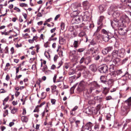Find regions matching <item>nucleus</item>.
I'll list each match as a JSON object with an SVG mask.
<instances>
[{
    "label": "nucleus",
    "mask_w": 131,
    "mask_h": 131,
    "mask_svg": "<svg viewBox=\"0 0 131 131\" xmlns=\"http://www.w3.org/2000/svg\"><path fill=\"white\" fill-rule=\"evenodd\" d=\"M131 106V97L125 101L124 105L122 108L121 113L122 115H126L130 110Z\"/></svg>",
    "instance_id": "1"
},
{
    "label": "nucleus",
    "mask_w": 131,
    "mask_h": 131,
    "mask_svg": "<svg viewBox=\"0 0 131 131\" xmlns=\"http://www.w3.org/2000/svg\"><path fill=\"white\" fill-rule=\"evenodd\" d=\"M116 8L115 6H111L110 11L108 13L109 15H112L114 18H116L120 15L119 11L116 10Z\"/></svg>",
    "instance_id": "2"
},
{
    "label": "nucleus",
    "mask_w": 131,
    "mask_h": 131,
    "mask_svg": "<svg viewBox=\"0 0 131 131\" xmlns=\"http://www.w3.org/2000/svg\"><path fill=\"white\" fill-rule=\"evenodd\" d=\"M122 21L121 20H118L116 18H114L113 21H111V25L113 28L120 27L123 25Z\"/></svg>",
    "instance_id": "3"
},
{
    "label": "nucleus",
    "mask_w": 131,
    "mask_h": 131,
    "mask_svg": "<svg viewBox=\"0 0 131 131\" xmlns=\"http://www.w3.org/2000/svg\"><path fill=\"white\" fill-rule=\"evenodd\" d=\"M102 33L103 35L102 36V38L103 40L105 42H107L111 38V33L107 31L104 29H103L102 30Z\"/></svg>",
    "instance_id": "4"
},
{
    "label": "nucleus",
    "mask_w": 131,
    "mask_h": 131,
    "mask_svg": "<svg viewBox=\"0 0 131 131\" xmlns=\"http://www.w3.org/2000/svg\"><path fill=\"white\" fill-rule=\"evenodd\" d=\"M92 124L90 122L87 123L84 126H82L81 131H91Z\"/></svg>",
    "instance_id": "5"
},
{
    "label": "nucleus",
    "mask_w": 131,
    "mask_h": 131,
    "mask_svg": "<svg viewBox=\"0 0 131 131\" xmlns=\"http://www.w3.org/2000/svg\"><path fill=\"white\" fill-rule=\"evenodd\" d=\"M98 48L96 47L91 48L88 50V52L89 54H91L93 57L95 56L98 53Z\"/></svg>",
    "instance_id": "6"
},
{
    "label": "nucleus",
    "mask_w": 131,
    "mask_h": 131,
    "mask_svg": "<svg viewBox=\"0 0 131 131\" xmlns=\"http://www.w3.org/2000/svg\"><path fill=\"white\" fill-rule=\"evenodd\" d=\"M86 83L83 81H81L79 83L77 88V91L79 92L83 91L85 89Z\"/></svg>",
    "instance_id": "7"
},
{
    "label": "nucleus",
    "mask_w": 131,
    "mask_h": 131,
    "mask_svg": "<svg viewBox=\"0 0 131 131\" xmlns=\"http://www.w3.org/2000/svg\"><path fill=\"white\" fill-rule=\"evenodd\" d=\"M90 85L91 86L90 90V93H92L94 89L99 88L100 86V85H99L97 82L95 81L91 82Z\"/></svg>",
    "instance_id": "8"
},
{
    "label": "nucleus",
    "mask_w": 131,
    "mask_h": 131,
    "mask_svg": "<svg viewBox=\"0 0 131 131\" xmlns=\"http://www.w3.org/2000/svg\"><path fill=\"white\" fill-rule=\"evenodd\" d=\"M82 5L84 9L85 10L89 8L91 4L88 1H86L83 2Z\"/></svg>",
    "instance_id": "9"
},
{
    "label": "nucleus",
    "mask_w": 131,
    "mask_h": 131,
    "mask_svg": "<svg viewBox=\"0 0 131 131\" xmlns=\"http://www.w3.org/2000/svg\"><path fill=\"white\" fill-rule=\"evenodd\" d=\"M81 6V4L80 3H74L71 5V8L73 11H77L78 8Z\"/></svg>",
    "instance_id": "10"
},
{
    "label": "nucleus",
    "mask_w": 131,
    "mask_h": 131,
    "mask_svg": "<svg viewBox=\"0 0 131 131\" xmlns=\"http://www.w3.org/2000/svg\"><path fill=\"white\" fill-rule=\"evenodd\" d=\"M99 70L102 71V72L104 73H107L108 71V68L107 66L105 64H103L100 67Z\"/></svg>",
    "instance_id": "11"
},
{
    "label": "nucleus",
    "mask_w": 131,
    "mask_h": 131,
    "mask_svg": "<svg viewBox=\"0 0 131 131\" xmlns=\"http://www.w3.org/2000/svg\"><path fill=\"white\" fill-rule=\"evenodd\" d=\"M103 83L105 84L109 87H111L113 84V80L112 79H109L107 81H102Z\"/></svg>",
    "instance_id": "12"
},
{
    "label": "nucleus",
    "mask_w": 131,
    "mask_h": 131,
    "mask_svg": "<svg viewBox=\"0 0 131 131\" xmlns=\"http://www.w3.org/2000/svg\"><path fill=\"white\" fill-rule=\"evenodd\" d=\"M82 18V17L81 16H76L74 17L73 20L74 21V23L78 24L82 21V20H81Z\"/></svg>",
    "instance_id": "13"
},
{
    "label": "nucleus",
    "mask_w": 131,
    "mask_h": 131,
    "mask_svg": "<svg viewBox=\"0 0 131 131\" xmlns=\"http://www.w3.org/2000/svg\"><path fill=\"white\" fill-rule=\"evenodd\" d=\"M125 50L124 49H121L118 51V54L121 57H123L125 54Z\"/></svg>",
    "instance_id": "14"
},
{
    "label": "nucleus",
    "mask_w": 131,
    "mask_h": 131,
    "mask_svg": "<svg viewBox=\"0 0 131 131\" xmlns=\"http://www.w3.org/2000/svg\"><path fill=\"white\" fill-rule=\"evenodd\" d=\"M79 36L80 37H83V36L85 37L86 39V41L87 42L88 41L87 37L84 31H81V32L79 34Z\"/></svg>",
    "instance_id": "15"
},
{
    "label": "nucleus",
    "mask_w": 131,
    "mask_h": 131,
    "mask_svg": "<svg viewBox=\"0 0 131 131\" xmlns=\"http://www.w3.org/2000/svg\"><path fill=\"white\" fill-rule=\"evenodd\" d=\"M104 19V17L103 16H101L100 17L99 19L97 22L98 25H102V22L103 19Z\"/></svg>",
    "instance_id": "16"
},
{
    "label": "nucleus",
    "mask_w": 131,
    "mask_h": 131,
    "mask_svg": "<svg viewBox=\"0 0 131 131\" xmlns=\"http://www.w3.org/2000/svg\"><path fill=\"white\" fill-rule=\"evenodd\" d=\"M90 68L93 72H95L97 69L96 66L94 64L91 65L90 66Z\"/></svg>",
    "instance_id": "17"
},
{
    "label": "nucleus",
    "mask_w": 131,
    "mask_h": 131,
    "mask_svg": "<svg viewBox=\"0 0 131 131\" xmlns=\"http://www.w3.org/2000/svg\"><path fill=\"white\" fill-rule=\"evenodd\" d=\"M88 13L87 12H85V14L82 17V18L81 19L82 21H85L87 19L89 18V16L88 15H86L87 14H88Z\"/></svg>",
    "instance_id": "18"
},
{
    "label": "nucleus",
    "mask_w": 131,
    "mask_h": 131,
    "mask_svg": "<svg viewBox=\"0 0 131 131\" xmlns=\"http://www.w3.org/2000/svg\"><path fill=\"white\" fill-rule=\"evenodd\" d=\"M91 93H90V92H88V90L85 89L83 91L84 95L85 96H86L87 97V99H88L89 97L90 96L89 94Z\"/></svg>",
    "instance_id": "19"
},
{
    "label": "nucleus",
    "mask_w": 131,
    "mask_h": 131,
    "mask_svg": "<svg viewBox=\"0 0 131 131\" xmlns=\"http://www.w3.org/2000/svg\"><path fill=\"white\" fill-rule=\"evenodd\" d=\"M128 19V17L126 16H123L121 18L120 20H123L122 23L124 24V22H125Z\"/></svg>",
    "instance_id": "20"
},
{
    "label": "nucleus",
    "mask_w": 131,
    "mask_h": 131,
    "mask_svg": "<svg viewBox=\"0 0 131 131\" xmlns=\"http://www.w3.org/2000/svg\"><path fill=\"white\" fill-rule=\"evenodd\" d=\"M105 6L104 5H100L99 6V9L100 13H102L105 10Z\"/></svg>",
    "instance_id": "21"
},
{
    "label": "nucleus",
    "mask_w": 131,
    "mask_h": 131,
    "mask_svg": "<svg viewBox=\"0 0 131 131\" xmlns=\"http://www.w3.org/2000/svg\"><path fill=\"white\" fill-rule=\"evenodd\" d=\"M21 120L23 122H27L28 120V118L26 116H23L21 117Z\"/></svg>",
    "instance_id": "22"
},
{
    "label": "nucleus",
    "mask_w": 131,
    "mask_h": 131,
    "mask_svg": "<svg viewBox=\"0 0 131 131\" xmlns=\"http://www.w3.org/2000/svg\"><path fill=\"white\" fill-rule=\"evenodd\" d=\"M118 54V51L116 50H114L112 52V54L113 57L116 58L117 55Z\"/></svg>",
    "instance_id": "23"
},
{
    "label": "nucleus",
    "mask_w": 131,
    "mask_h": 131,
    "mask_svg": "<svg viewBox=\"0 0 131 131\" xmlns=\"http://www.w3.org/2000/svg\"><path fill=\"white\" fill-rule=\"evenodd\" d=\"M59 41L60 44H63L65 42V40L62 37H60Z\"/></svg>",
    "instance_id": "24"
},
{
    "label": "nucleus",
    "mask_w": 131,
    "mask_h": 131,
    "mask_svg": "<svg viewBox=\"0 0 131 131\" xmlns=\"http://www.w3.org/2000/svg\"><path fill=\"white\" fill-rule=\"evenodd\" d=\"M86 60L85 61V64L86 65H88L91 61V59L90 57H86Z\"/></svg>",
    "instance_id": "25"
},
{
    "label": "nucleus",
    "mask_w": 131,
    "mask_h": 131,
    "mask_svg": "<svg viewBox=\"0 0 131 131\" xmlns=\"http://www.w3.org/2000/svg\"><path fill=\"white\" fill-rule=\"evenodd\" d=\"M56 35V33H54L50 37L49 39V41H51V40H56L57 39V38H53Z\"/></svg>",
    "instance_id": "26"
},
{
    "label": "nucleus",
    "mask_w": 131,
    "mask_h": 131,
    "mask_svg": "<svg viewBox=\"0 0 131 131\" xmlns=\"http://www.w3.org/2000/svg\"><path fill=\"white\" fill-rule=\"evenodd\" d=\"M75 124V126L77 128L78 127L80 124V121L79 120H77L75 121L74 122Z\"/></svg>",
    "instance_id": "27"
},
{
    "label": "nucleus",
    "mask_w": 131,
    "mask_h": 131,
    "mask_svg": "<svg viewBox=\"0 0 131 131\" xmlns=\"http://www.w3.org/2000/svg\"><path fill=\"white\" fill-rule=\"evenodd\" d=\"M99 31V30H98V29H97L96 31L94 32V35L96 36L98 38L100 37V36L99 33H98V31Z\"/></svg>",
    "instance_id": "28"
},
{
    "label": "nucleus",
    "mask_w": 131,
    "mask_h": 131,
    "mask_svg": "<svg viewBox=\"0 0 131 131\" xmlns=\"http://www.w3.org/2000/svg\"><path fill=\"white\" fill-rule=\"evenodd\" d=\"M86 60V57L84 56L79 61V63L80 64H82L84 62V63H85V61Z\"/></svg>",
    "instance_id": "29"
},
{
    "label": "nucleus",
    "mask_w": 131,
    "mask_h": 131,
    "mask_svg": "<svg viewBox=\"0 0 131 131\" xmlns=\"http://www.w3.org/2000/svg\"><path fill=\"white\" fill-rule=\"evenodd\" d=\"M79 12L78 11H73V12L72 13V15H73L74 17H76V16H78V15L79 14Z\"/></svg>",
    "instance_id": "30"
},
{
    "label": "nucleus",
    "mask_w": 131,
    "mask_h": 131,
    "mask_svg": "<svg viewBox=\"0 0 131 131\" xmlns=\"http://www.w3.org/2000/svg\"><path fill=\"white\" fill-rule=\"evenodd\" d=\"M76 52V51L75 50L71 51L70 53V55L73 57L75 54Z\"/></svg>",
    "instance_id": "31"
},
{
    "label": "nucleus",
    "mask_w": 131,
    "mask_h": 131,
    "mask_svg": "<svg viewBox=\"0 0 131 131\" xmlns=\"http://www.w3.org/2000/svg\"><path fill=\"white\" fill-rule=\"evenodd\" d=\"M110 72H111L110 73V74L111 76H112L113 77H115L116 76V71H111Z\"/></svg>",
    "instance_id": "32"
},
{
    "label": "nucleus",
    "mask_w": 131,
    "mask_h": 131,
    "mask_svg": "<svg viewBox=\"0 0 131 131\" xmlns=\"http://www.w3.org/2000/svg\"><path fill=\"white\" fill-rule=\"evenodd\" d=\"M41 99H45L46 96V93L45 92H42L41 93Z\"/></svg>",
    "instance_id": "33"
},
{
    "label": "nucleus",
    "mask_w": 131,
    "mask_h": 131,
    "mask_svg": "<svg viewBox=\"0 0 131 131\" xmlns=\"http://www.w3.org/2000/svg\"><path fill=\"white\" fill-rule=\"evenodd\" d=\"M102 52L103 54L105 55L107 53H108V52L107 49H106V48L102 50Z\"/></svg>",
    "instance_id": "34"
},
{
    "label": "nucleus",
    "mask_w": 131,
    "mask_h": 131,
    "mask_svg": "<svg viewBox=\"0 0 131 131\" xmlns=\"http://www.w3.org/2000/svg\"><path fill=\"white\" fill-rule=\"evenodd\" d=\"M78 41H75L73 43L74 47L75 48H77L78 46Z\"/></svg>",
    "instance_id": "35"
},
{
    "label": "nucleus",
    "mask_w": 131,
    "mask_h": 131,
    "mask_svg": "<svg viewBox=\"0 0 131 131\" xmlns=\"http://www.w3.org/2000/svg\"><path fill=\"white\" fill-rule=\"evenodd\" d=\"M110 67L109 68V70L110 71H114V64H112L110 65Z\"/></svg>",
    "instance_id": "36"
},
{
    "label": "nucleus",
    "mask_w": 131,
    "mask_h": 131,
    "mask_svg": "<svg viewBox=\"0 0 131 131\" xmlns=\"http://www.w3.org/2000/svg\"><path fill=\"white\" fill-rule=\"evenodd\" d=\"M69 120L70 122L71 123H74L75 120V118L71 117L69 118Z\"/></svg>",
    "instance_id": "37"
},
{
    "label": "nucleus",
    "mask_w": 131,
    "mask_h": 131,
    "mask_svg": "<svg viewBox=\"0 0 131 131\" xmlns=\"http://www.w3.org/2000/svg\"><path fill=\"white\" fill-rule=\"evenodd\" d=\"M123 30V29L122 28H120L119 29L118 32L121 35H125V33L124 32H121Z\"/></svg>",
    "instance_id": "38"
},
{
    "label": "nucleus",
    "mask_w": 131,
    "mask_h": 131,
    "mask_svg": "<svg viewBox=\"0 0 131 131\" xmlns=\"http://www.w3.org/2000/svg\"><path fill=\"white\" fill-rule=\"evenodd\" d=\"M108 90L106 87L104 88V90L103 91V93L105 95L108 92Z\"/></svg>",
    "instance_id": "39"
},
{
    "label": "nucleus",
    "mask_w": 131,
    "mask_h": 131,
    "mask_svg": "<svg viewBox=\"0 0 131 131\" xmlns=\"http://www.w3.org/2000/svg\"><path fill=\"white\" fill-rule=\"evenodd\" d=\"M76 77V76L74 75L69 78V80L71 81V82H72L73 80L75 79Z\"/></svg>",
    "instance_id": "40"
},
{
    "label": "nucleus",
    "mask_w": 131,
    "mask_h": 131,
    "mask_svg": "<svg viewBox=\"0 0 131 131\" xmlns=\"http://www.w3.org/2000/svg\"><path fill=\"white\" fill-rule=\"evenodd\" d=\"M85 113L87 114H91L92 112L91 110L89 109V108H87L86 109Z\"/></svg>",
    "instance_id": "41"
},
{
    "label": "nucleus",
    "mask_w": 131,
    "mask_h": 131,
    "mask_svg": "<svg viewBox=\"0 0 131 131\" xmlns=\"http://www.w3.org/2000/svg\"><path fill=\"white\" fill-rule=\"evenodd\" d=\"M56 88L57 86L56 85L52 86H51L52 93H53L54 92V91L56 90Z\"/></svg>",
    "instance_id": "42"
},
{
    "label": "nucleus",
    "mask_w": 131,
    "mask_h": 131,
    "mask_svg": "<svg viewBox=\"0 0 131 131\" xmlns=\"http://www.w3.org/2000/svg\"><path fill=\"white\" fill-rule=\"evenodd\" d=\"M61 29L63 30L64 28V23H61L60 25Z\"/></svg>",
    "instance_id": "43"
},
{
    "label": "nucleus",
    "mask_w": 131,
    "mask_h": 131,
    "mask_svg": "<svg viewBox=\"0 0 131 131\" xmlns=\"http://www.w3.org/2000/svg\"><path fill=\"white\" fill-rule=\"evenodd\" d=\"M17 110V108L14 107L11 110V113L13 114H14L16 112Z\"/></svg>",
    "instance_id": "44"
},
{
    "label": "nucleus",
    "mask_w": 131,
    "mask_h": 131,
    "mask_svg": "<svg viewBox=\"0 0 131 131\" xmlns=\"http://www.w3.org/2000/svg\"><path fill=\"white\" fill-rule=\"evenodd\" d=\"M116 73L117 75H119L122 73V72L121 70H119L116 71Z\"/></svg>",
    "instance_id": "45"
},
{
    "label": "nucleus",
    "mask_w": 131,
    "mask_h": 131,
    "mask_svg": "<svg viewBox=\"0 0 131 131\" xmlns=\"http://www.w3.org/2000/svg\"><path fill=\"white\" fill-rule=\"evenodd\" d=\"M45 56L47 58H49L50 57V56L49 53L48 52H45Z\"/></svg>",
    "instance_id": "46"
},
{
    "label": "nucleus",
    "mask_w": 131,
    "mask_h": 131,
    "mask_svg": "<svg viewBox=\"0 0 131 131\" xmlns=\"http://www.w3.org/2000/svg\"><path fill=\"white\" fill-rule=\"evenodd\" d=\"M48 69L47 66L46 65H45L43 66V68L42 69V70L43 72H45V70Z\"/></svg>",
    "instance_id": "47"
},
{
    "label": "nucleus",
    "mask_w": 131,
    "mask_h": 131,
    "mask_svg": "<svg viewBox=\"0 0 131 131\" xmlns=\"http://www.w3.org/2000/svg\"><path fill=\"white\" fill-rule=\"evenodd\" d=\"M27 4L24 3H20L19 4V6L21 7H26L27 6Z\"/></svg>",
    "instance_id": "48"
},
{
    "label": "nucleus",
    "mask_w": 131,
    "mask_h": 131,
    "mask_svg": "<svg viewBox=\"0 0 131 131\" xmlns=\"http://www.w3.org/2000/svg\"><path fill=\"white\" fill-rule=\"evenodd\" d=\"M126 83V80H122L120 81V83H121L122 85H124Z\"/></svg>",
    "instance_id": "49"
},
{
    "label": "nucleus",
    "mask_w": 131,
    "mask_h": 131,
    "mask_svg": "<svg viewBox=\"0 0 131 131\" xmlns=\"http://www.w3.org/2000/svg\"><path fill=\"white\" fill-rule=\"evenodd\" d=\"M75 73V71L71 70L69 72V75H71L73 74H74Z\"/></svg>",
    "instance_id": "50"
},
{
    "label": "nucleus",
    "mask_w": 131,
    "mask_h": 131,
    "mask_svg": "<svg viewBox=\"0 0 131 131\" xmlns=\"http://www.w3.org/2000/svg\"><path fill=\"white\" fill-rule=\"evenodd\" d=\"M107 49L108 52L111 51L113 49V47H109L106 48Z\"/></svg>",
    "instance_id": "51"
},
{
    "label": "nucleus",
    "mask_w": 131,
    "mask_h": 131,
    "mask_svg": "<svg viewBox=\"0 0 131 131\" xmlns=\"http://www.w3.org/2000/svg\"><path fill=\"white\" fill-rule=\"evenodd\" d=\"M85 50L84 48H80L77 51L78 52H83Z\"/></svg>",
    "instance_id": "52"
},
{
    "label": "nucleus",
    "mask_w": 131,
    "mask_h": 131,
    "mask_svg": "<svg viewBox=\"0 0 131 131\" xmlns=\"http://www.w3.org/2000/svg\"><path fill=\"white\" fill-rule=\"evenodd\" d=\"M39 107V105H37L35 108L34 111V112H38L39 111V110L38 108V107Z\"/></svg>",
    "instance_id": "53"
},
{
    "label": "nucleus",
    "mask_w": 131,
    "mask_h": 131,
    "mask_svg": "<svg viewBox=\"0 0 131 131\" xmlns=\"http://www.w3.org/2000/svg\"><path fill=\"white\" fill-rule=\"evenodd\" d=\"M5 53H8V48L7 46H6L5 48Z\"/></svg>",
    "instance_id": "54"
},
{
    "label": "nucleus",
    "mask_w": 131,
    "mask_h": 131,
    "mask_svg": "<svg viewBox=\"0 0 131 131\" xmlns=\"http://www.w3.org/2000/svg\"><path fill=\"white\" fill-rule=\"evenodd\" d=\"M14 9L15 10H16L18 12H20V9L19 8H17V7H15L14 8Z\"/></svg>",
    "instance_id": "55"
},
{
    "label": "nucleus",
    "mask_w": 131,
    "mask_h": 131,
    "mask_svg": "<svg viewBox=\"0 0 131 131\" xmlns=\"http://www.w3.org/2000/svg\"><path fill=\"white\" fill-rule=\"evenodd\" d=\"M77 33L76 31L72 33L71 34L72 35H73V37H75L77 35Z\"/></svg>",
    "instance_id": "56"
},
{
    "label": "nucleus",
    "mask_w": 131,
    "mask_h": 131,
    "mask_svg": "<svg viewBox=\"0 0 131 131\" xmlns=\"http://www.w3.org/2000/svg\"><path fill=\"white\" fill-rule=\"evenodd\" d=\"M105 76H101L100 78V79L101 80V82H102V83H103V82H102V80L104 81V78H105Z\"/></svg>",
    "instance_id": "57"
},
{
    "label": "nucleus",
    "mask_w": 131,
    "mask_h": 131,
    "mask_svg": "<svg viewBox=\"0 0 131 131\" xmlns=\"http://www.w3.org/2000/svg\"><path fill=\"white\" fill-rule=\"evenodd\" d=\"M96 55H95V56H94V57H95L94 59L95 60H97L99 59L100 58V56L99 55H98L96 56Z\"/></svg>",
    "instance_id": "58"
},
{
    "label": "nucleus",
    "mask_w": 131,
    "mask_h": 131,
    "mask_svg": "<svg viewBox=\"0 0 131 131\" xmlns=\"http://www.w3.org/2000/svg\"><path fill=\"white\" fill-rule=\"evenodd\" d=\"M117 59H114L113 60V63H113V64H114V65L116 64L117 63Z\"/></svg>",
    "instance_id": "59"
},
{
    "label": "nucleus",
    "mask_w": 131,
    "mask_h": 131,
    "mask_svg": "<svg viewBox=\"0 0 131 131\" xmlns=\"http://www.w3.org/2000/svg\"><path fill=\"white\" fill-rule=\"evenodd\" d=\"M6 92V91L3 89H1L0 90V92L1 93H5Z\"/></svg>",
    "instance_id": "60"
},
{
    "label": "nucleus",
    "mask_w": 131,
    "mask_h": 131,
    "mask_svg": "<svg viewBox=\"0 0 131 131\" xmlns=\"http://www.w3.org/2000/svg\"><path fill=\"white\" fill-rule=\"evenodd\" d=\"M112 98V97L111 96H107L106 97V99L107 100H111Z\"/></svg>",
    "instance_id": "61"
},
{
    "label": "nucleus",
    "mask_w": 131,
    "mask_h": 131,
    "mask_svg": "<svg viewBox=\"0 0 131 131\" xmlns=\"http://www.w3.org/2000/svg\"><path fill=\"white\" fill-rule=\"evenodd\" d=\"M56 100L54 99H51V102L53 104H55Z\"/></svg>",
    "instance_id": "62"
},
{
    "label": "nucleus",
    "mask_w": 131,
    "mask_h": 131,
    "mask_svg": "<svg viewBox=\"0 0 131 131\" xmlns=\"http://www.w3.org/2000/svg\"><path fill=\"white\" fill-rule=\"evenodd\" d=\"M101 91V90H96L95 91V92H94V93L95 94H97L100 93Z\"/></svg>",
    "instance_id": "63"
},
{
    "label": "nucleus",
    "mask_w": 131,
    "mask_h": 131,
    "mask_svg": "<svg viewBox=\"0 0 131 131\" xmlns=\"http://www.w3.org/2000/svg\"><path fill=\"white\" fill-rule=\"evenodd\" d=\"M56 68V66L54 64H53L51 67V70H54Z\"/></svg>",
    "instance_id": "64"
}]
</instances>
